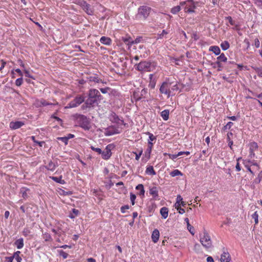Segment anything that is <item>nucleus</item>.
I'll list each match as a JSON object with an SVG mask.
<instances>
[{
    "mask_svg": "<svg viewBox=\"0 0 262 262\" xmlns=\"http://www.w3.org/2000/svg\"><path fill=\"white\" fill-rule=\"evenodd\" d=\"M57 139L58 140H60V141H61L62 142H63V143H64V144L66 145H67L68 144V140L67 139V138H66V137H58L57 138Z\"/></svg>",
    "mask_w": 262,
    "mask_h": 262,
    "instance_id": "5fc2aeb1",
    "label": "nucleus"
},
{
    "mask_svg": "<svg viewBox=\"0 0 262 262\" xmlns=\"http://www.w3.org/2000/svg\"><path fill=\"white\" fill-rule=\"evenodd\" d=\"M89 79L90 81H94L97 83L99 82V81L98 77L95 76H90Z\"/></svg>",
    "mask_w": 262,
    "mask_h": 262,
    "instance_id": "4d7b16f0",
    "label": "nucleus"
},
{
    "mask_svg": "<svg viewBox=\"0 0 262 262\" xmlns=\"http://www.w3.org/2000/svg\"><path fill=\"white\" fill-rule=\"evenodd\" d=\"M254 45L256 48H258L260 46V42L258 38H256L254 40Z\"/></svg>",
    "mask_w": 262,
    "mask_h": 262,
    "instance_id": "0e129e2a",
    "label": "nucleus"
},
{
    "mask_svg": "<svg viewBox=\"0 0 262 262\" xmlns=\"http://www.w3.org/2000/svg\"><path fill=\"white\" fill-rule=\"evenodd\" d=\"M133 95H134V98L137 101L140 100L141 99V97L140 96H139L138 95V94H137V93H136V92L134 93Z\"/></svg>",
    "mask_w": 262,
    "mask_h": 262,
    "instance_id": "338daca9",
    "label": "nucleus"
},
{
    "mask_svg": "<svg viewBox=\"0 0 262 262\" xmlns=\"http://www.w3.org/2000/svg\"><path fill=\"white\" fill-rule=\"evenodd\" d=\"M242 158H239L237 159V162L236 163V165L235 166V168H236V170L237 171H239L241 170V167H240V165H239V163H238V161L239 160H241Z\"/></svg>",
    "mask_w": 262,
    "mask_h": 262,
    "instance_id": "680f3d73",
    "label": "nucleus"
},
{
    "mask_svg": "<svg viewBox=\"0 0 262 262\" xmlns=\"http://www.w3.org/2000/svg\"><path fill=\"white\" fill-rule=\"evenodd\" d=\"M187 229L189 230V231L192 234H194V233L193 232V227L190 224L187 225Z\"/></svg>",
    "mask_w": 262,
    "mask_h": 262,
    "instance_id": "69168bd1",
    "label": "nucleus"
},
{
    "mask_svg": "<svg viewBox=\"0 0 262 262\" xmlns=\"http://www.w3.org/2000/svg\"><path fill=\"white\" fill-rule=\"evenodd\" d=\"M221 47L223 50L225 51L229 48L230 45L227 41H224L221 43Z\"/></svg>",
    "mask_w": 262,
    "mask_h": 262,
    "instance_id": "72a5a7b5",
    "label": "nucleus"
},
{
    "mask_svg": "<svg viewBox=\"0 0 262 262\" xmlns=\"http://www.w3.org/2000/svg\"><path fill=\"white\" fill-rule=\"evenodd\" d=\"M170 176L172 177L177 176H182V173L178 169H174V170L172 171L170 173Z\"/></svg>",
    "mask_w": 262,
    "mask_h": 262,
    "instance_id": "f704fd0d",
    "label": "nucleus"
},
{
    "mask_svg": "<svg viewBox=\"0 0 262 262\" xmlns=\"http://www.w3.org/2000/svg\"><path fill=\"white\" fill-rule=\"evenodd\" d=\"M50 179L53 180L54 181L56 182V183L61 184H65V181L64 180L62 179V176H60L59 177H50Z\"/></svg>",
    "mask_w": 262,
    "mask_h": 262,
    "instance_id": "a878e982",
    "label": "nucleus"
},
{
    "mask_svg": "<svg viewBox=\"0 0 262 262\" xmlns=\"http://www.w3.org/2000/svg\"><path fill=\"white\" fill-rule=\"evenodd\" d=\"M258 148V145L257 143L255 142H253L250 143V154L251 155H254V151L255 150H256Z\"/></svg>",
    "mask_w": 262,
    "mask_h": 262,
    "instance_id": "cd10ccee",
    "label": "nucleus"
},
{
    "mask_svg": "<svg viewBox=\"0 0 262 262\" xmlns=\"http://www.w3.org/2000/svg\"><path fill=\"white\" fill-rule=\"evenodd\" d=\"M29 190V189L28 188H23L21 190V192L22 193V197L24 199H26L28 198V195L27 191Z\"/></svg>",
    "mask_w": 262,
    "mask_h": 262,
    "instance_id": "e433bc0d",
    "label": "nucleus"
},
{
    "mask_svg": "<svg viewBox=\"0 0 262 262\" xmlns=\"http://www.w3.org/2000/svg\"><path fill=\"white\" fill-rule=\"evenodd\" d=\"M85 1L83 0H73L72 3L79 5L82 7L84 6V5H85Z\"/></svg>",
    "mask_w": 262,
    "mask_h": 262,
    "instance_id": "4c0bfd02",
    "label": "nucleus"
},
{
    "mask_svg": "<svg viewBox=\"0 0 262 262\" xmlns=\"http://www.w3.org/2000/svg\"><path fill=\"white\" fill-rule=\"evenodd\" d=\"M60 256H62L63 259H66L68 256V254L63 250H59L58 251Z\"/></svg>",
    "mask_w": 262,
    "mask_h": 262,
    "instance_id": "09e8293b",
    "label": "nucleus"
},
{
    "mask_svg": "<svg viewBox=\"0 0 262 262\" xmlns=\"http://www.w3.org/2000/svg\"><path fill=\"white\" fill-rule=\"evenodd\" d=\"M147 135H148L149 136V139H148V142H152V141H156V137L154 136V135L149 132H147L146 133Z\"/></svg>",
    "mask_w": 262,
    "mask_h": 262,
    "instance_id": "37998d69",
    "label": "nucleus"
},
{
    "mask_svg": "<svg viewBox=\"0 0 262 262\" xmlns=\"http://www.w3.org/2000/svg\"><path fill=\"white\" fill-rule=\"evenodd\" d=\"M200 242L204 247L208 249L212 246V242L208 233L204 232L203 236H200Z\"/></svg>",
    "mask_w": 262,
    "mask_h": 262,
    "instance_id": "423d86ee",
    "label": "nucleus"
},
{
    "mask_svg": "<svg viewBox=\"0 0 262 262\" xmlns=\"http://www.w3.org/2000/svg\"><path fill=\"white\" fill-rule=\"evenodd\" d=\"M72 117L74 119L78 120L79 121H82V123H80V126L82 128H83L85 129H89L88 124V119L85 116L78 114H75L72 115Z\"/></svg>",
    "mask_w": 262,
    "mask_h": 262,
    "instance_id": "6e6552de",
    "label": "nucleus"
},
{
    "mask_svg": "<svg viewBox=\"0 0 262 262\" xmlns=\"http://www.w3.org/2000/svg\"><path fill=\"white\" fill-rule=\"evenodd\" d=\"M176 200V202L174 205L179 204L183 201V198L180 195H178Z\"/></svg>",
    "mask_w": 262,
    "mask_h": 262,
    "instance_id": "13d9d810",
    "label": "nucleus"
},
{
    "mask_svg": "<svg viewBox=\"0 0 262 262\" xmlns=\"http://www.w3.org/2000/svg\"><path fill=\"white\" fill-rule=\"evenodd\" d=\"M149 193L150 195H151L154 199L157 200L158 199V190L156 187H153L152 188H150L149 189Z\"/></svg>",
    "mask_w": 262,
    "mask_h": 262,
    "instance_id": "ddd939ff",
    "label": "nucleus"
},
{
    "mask_svg": "<svg viewBox=\"0 0 262 262\" xmlns=\"http://www.w3.org/2000/svg\"><path fill=\"white\" fill-rule=\"evenodd\" d=\"M258 214L257 211H255L252 215V217L254 220L255 224H257L258 223Z\"/></svg>",
    "mask_w": 262,
    "mask_h": 262,
    "instance_id": "a19ab883",
    "label": "nucleus"
},
{
    "mask_svg": "<svg viewBox=\"0 0 262 262\" xmlns=\"http://www.w3.org/2000/svg\"><path fill=\"white\" fill-rule=\"evenodd\" d=\"M72 117L74 119L78 120L79 121H82V123H80V126L82 128H83L85 129H89L88 124V119L85 116L78 114H75L72 115Z\"/></svg>",
    "mask_w": 262,
    "mask_h": 262,
    "instance_id": "0eeeda50",
    "label": "nucleus"
},
{
    "mask_svg": "<svg viewBox=\"0 0 262 262\" xmlns=\"http://www.w3.org/2000/svg\"><path fill=\"white\" fill-rule=\"evenodd\" d=\"M110 89L109 88L106 87V88H101L100 89V90L102 92V93L106 94V93H108V92L110 90Z\"/></svg>",
    "mask_w": 262,
    "mask_h": 262,
    "instance_id": "e2e57ef3",
    "label": "nucleus"
},
{
    "mask_svg": "<svg viewBox=\"0 0 262 262\" xmlns=\"http://www.w3.org/2000/svg\"><path fill=\"white\" fill-rule=\"evenodd\" d=\"M253 1L255 5L259 8L262 9V0H253Z\"/></svg>",
    "mask_w": 262,
    "mask_h": 262,
    "instance_id": "3c124183",
    "label": "nucleus"
},
{
    "mask_svg": "<svg viewBox=\"0 0 262 262\" xmlns=\"http://www.w3.org/2000/svg\"><path fill=\"white\" fill-rule=\"evenodd\" d=\"M169 111L168 110H164L161 113V116L165 121L169 119Z\"/></svg>",
    "mask_w": 262,
    "mask_h": 262,
    "instance_id": "393cba45",
    "label": "nucleus"
},
{
    "mask_svg": "<svg viewBox=\"0 0 262 262\" xmlns=\"http://www.w3.org/2000/svg\"><path fill=\"white\" fill-rule=\"evenodd\" d=\"M102 99V95L97 90L94 89H91L89 92L88 98L86 100L84 104L82 106L84 107V105H85L86 107H92L95 104H98V102H100Z\"/></svg>",
    "mask_w": 262,
    "mask_h": 262,
    "instance_id": "f257e3e1",
    "label": "nucleus"
},
{
    "mask_svg": "<svg viewBox=\"0 0 262 262\" xmlns=\"http://www.w3.org/2000/svg\"><path fill=\"white\" fill-rule=\"evenodd\" d=\"M259 77H262V68L255 67L253 68Z\"/></svg>",
    "mask_w": 262,
    "mask_h": 262,
    "instance_id": "49530a36",
    "label": "nucleus"
},
{
    "mask_svg": "<svg viewBox=\"0 0 262 262\" xmlns=\"http://www.w3.org/2000/svg\"><path fill=\"white\" fill-rule=\"evenodd\" d=\"M91 149L92 150L98 152L99 154H101L102 150H101V149L100 148H96V147H94V146H92L91 147Z\"/></svg>",
    "mask_w": 262,
    "mask_h": 262,
    "instance_id": "bf43d9fd",
    "label": "nucleus"
},
{
    "mask_svg": "<svg viewBox=\"0 0 262 262\" xmlns=\"http://www.w3.org/2000/svg\"><path fill=\"white\" fill-rule=\"evenodd\" d=\"M100 42L103 45L110 46L112 43V40L108 37L102 36L100 39Z\"/></svg>",
    "mask_w": 262,
    "mask_h": 262,
    "instance_id": "4468645a",
    "label": "nucleus"
},
{
    "mask_svg": "<svg viewBox=\"0 0 262 262\" xmlns=\"http://www.w3.org/2000/svg\"><path fill=\"white\" fill-rule=\"evenodd\" d=\"M152 77H153V74H150L149 75V79H150V82H149V85H148V86L149 88H150V89H154L155 88V86H156V81L155 80H152Z\"/></svg>",
    "mask_w": 262,
    "mask_h": 262,
    "instance_id": "c756f323",
    "label": "nucleus"
},
{
    "mask_svg": "<svg viewBox=\"0 0 262 262\" xmlns=\"http://www.w3.org/2000/svg\"><path fill=\"white\" fill-rule=\"evenodd\" d=\"M146 174L150 176H155L156 174V172L152 166H147L145 170Z\"/></svg>",
    "mask_w": 262,
    "mask_h": 262,
    "instance_id": "aec40b11",
    "label": "nucleus"
},
{
    "mask_svg": "<svg viewBox=\"0 0 262 262\" xmlns=\"http://www.w3.org/2000/svg\"><path fill=\"white\" fill-rule=\"evenodd\" d=\"M20 254V252L19 251H17L14 253L13 256H12V257H14V258L15 259V260L17 261V262H21L22 258L19 256Z\"/></svg>",
    "mask_w": 262,
    "mask_h": 262,
    "instance_id": "2f4dec72",
    "label": "nucleus"
},
{
    "mask_svg": "<svg viewBox=\"0 0 262 262\" xmlns=\"http://www.w3.org/2000/svg\"><path fill=\"white\" fill-rule=\"evenodd\" d=\"M83 10L89 15H92L93 14V10L91 8L90 5L85 2V5L82 7Z\"/></svg>",
    "mask_w": 262,
    "mask_h": 262,
    "instance_id": "6ab92c4d",
    "label": "nucleus"
},
{
    "mask_svg": "<svg viewBox=\"0 0 262 262\" xmlns=\"http://www.w3.org/2000/svg\"><path fill=\"white\" fill-rule=\"evenodd\" d=\"M181 10V7L180 6H177L176 7H173L171 9V13H172L173 14H177L178 12H179Z\"/></svg>",
    "mask_w": 262,
    "mask_h": 262,
    "instance_id": "58836bf2",
    "label": "nucleus"
},
{
    "mask_svg": "<svg viewBox=\"0 0 262 262\" xmlns=\"http://www.w3.org/2000/svg\"><path fill=\"white\" fill-rule=\"evenodd\" d=\"M119 133L120 131L118 127H116L115 126H110L106 129L105 135L106 136H112Z\"/></svg>",
    "mask_w": 262,
    "mask_h": 262,
    "instance_id": "9d476101",
    "label": "nucleus"
},
{
    "mask_svg": "<svg viewBox=\"0 0 262 262\" xmlns=\"http://www.w3.org/2000/svg\"><path fill=\"white\" fill-rule=\"evenodd\" d=\"M221 262H230L231 260V256L228 252L224 251L221 256Z\"/></svg>",
    "mask_w": 262,
    "mask_h": 262,
    "instance_id": "f8f14e48",
    "label": "nucleus"
},
{
    "mask_svg": "<svg viewBox=\"0 0 262 262\" xmlns=\"http://www.w3.org/2000/svg\"><path fill=\"white\" fill-rule=\"evenodd\" d=\"M136 66V69L141 72H151L155 69L154 64L146 61H141Z\"/></svg>",
    "mask_w": 262,
    "mask_h": 262,
    "instance_id": "7ed1b4c3",
    "label": "nucleus"
},
{
    "mask_svg": "<svg viewBox=\"0 0 262 262\" xmlns=\"http://www.w3.org/2000/svg\"><path fill=\"white\" fill-rule=\"evenodd\" d=\"M25 124L24 122L23 121H12L10 123V128L12 129H16L19 128L21 126H23Z\"/></svg>",
    "mask_w": 262,
    "mask_h": 262,
    "instance_id": "9b49d317",
    "label": "nucleus"
},
{
    "mask_svg": "<svg viewBox=\"0 0 262 262\" xmlns=\"http://www.w3.org/2000/svg\"><path fill=\"white\" fill-rule=\"evenodd\" d=\"M102 158L104 160L108 159L111 155L112 152L110 149H108L107 146L106 147L105 150L102 151L101 152Z\"/></svg>",
    "mask_w": 262,
    "mask_h": 262,
    "instance_id": "dca6fc26",
    "label": "nucleus"
},
{
    "mask_svg": "<svg viewBox=\"0 0 262 262\" xmlns=\"http://www.w3.org/2000/svg\"><path fill=\"white\" fill-rule=\"evenodd\" d=\"M216 59L217 61L221 62H226L227 61V58L223 53H221Z\"/></svg>",
    "mask_w": 262,
    "mask_h": 262,
    "instance_id": "c85d7f7f",
    "label": "nucleus"
},
{
    "mask_svg": "<svg viewBox=\"0 0 262 262\" xmlns=\"http://www.w3.org/2000/svg\"><path fill=\"white\" fill-rule=\"evenodd\" d=\"M153 147V143L150 142H148V147L146 149V150L145 152V156L147 157V159H149L150 158L151 152Z\"/></svg>",
    "mask_w": 262,
    "mask_h": 262,
    "instance_id": "2eb2a0df",
    "label": "nucleus"
},
{
    "mask_svg": "<svg viewBox=\"0 0 262 262\" xmlns=\"http://www.w3.org/2000/svg\"><path fill=\"white\" fill-rule=\"evenodd\" d=\"M85 97L81 95H77L75 98L70 101L66 107L67 108L76 107L84 102Z\"/></svg>",
    "mask_w": 262,
    "mask_h": 262,
    "instance_id": "39448f33",
    "label": "nucleus"
},
{
    "mask_svg": "<svg viewBox=\"0 0 262 262\" xmlns=\"http://www.w3.org/2000/svg\"><path fill=\"white\" fill-rule=\"evenodd\" d=\"M111 120L112 122L118 123L120 119L118 116L115 113H113L111 115Z\"/></svg>",
    "mask_w": 262,
    "mask_h": 262,
    "instance_id": "473e14b6",
    "label": "nucleus"
},
{
    "mask_svg": "<svg viewBox=\"0 0 262 262\" xmlns=\"http://www.w3.org/2000/svg\"><path fill=\"white\" fill-rule=\"evenodd\" d=\"M72 212L74 214V215H73V214H70L69 215V217L71 218V219H74L75 218V217L76 216H77L78 214H79V211H78V210L76 209H72Z\"/></svg>",
    "mask_w": 262,
    "mask_h": 262,
    "instance_id": "a18cd8bd",
    "label": "nucleus"
},
{
    "mask_svg": "<svg viewBox=\"0 0 262 262\" xmlns=\"http://www.w3.org/2000/svg\"><path fill=\"white\" fill-rule=\"evenodd\" d=\"M23 82V78L21 77L20 78H17L15 81L16 85L19 86H20Z\"/></svg>",
    "mask_w": 262,
    "mask_h": 262,
    "instance_id": "603ef678",
    "label": "nucleus"
},
{
    "mask_svg": "<svg viewBox=\"0 0 262 262\" xmlns=\"http://www.w3.org/2000/svg\"><path fill=\"white\" fill-rule=\"evenodd\" d=\"M136 199V195L132 192L130 193V199L132 205H135Z\"/></svg>",
    "mask_w": 262,
    "mask_h": 262,
    "instance_id": "de8ad7c7",
    "label": "nucleus"
},
{
    "mask_svg": "<svg viewBox=\"0 0 262 262\" xmlns=\"http://www.w3.org/2000/svg\"><path fill=\"white\" fill-rule=\"evenodd\" d=\"M176 209L179 211L180 214H183L185 211L183 208H181V206L180 204L174 205Z\"/></svg>",
    "mask_w": 262,
    "mask_h": 262,
    "instance_id": "79ce46f5",
    "label": "nucleus"
},
{
    "mask_svg": "<svg viewBox=\"0 0 262 262\" xmlns=\"http://www.w3.org/2000/svg\"><path fill=\"white\" fill-rule=\"evenodd\" d=\"M213 64L217 66V71H222L223 70V66L222 64V62H221L220 61H216L215 62L212 63L211 64V65H213Z\"/></svg>",
    "mask_w": 262,
    "mask_h": 262,
    "instance_id": "ea45409f",
    "label": "nucleus"
},
{
    "mask_svg": "<svg viewBox=\"0 0 262 262\" xmlns=\"http://www.w3.org/2000/svg\"><path fill=\"white\" fill-rule=\"evenodd\" d=\"M43 238L45 239L46 242H49L52 240L51 235L47 232H46L43 234Z\"/></svg>",
    "mask_w": 262,
    "mask_h": 262,
    "instance_id": "c9c22d12",
    "label": "nucleus"
},
{
    "mask_svg": "<svg viewBox=\"0 0 262 262\" xmlns=\"http://www.w3.org/2000/svg\"><path fill=\"white\" fill-rule=\"evenodd\" d=\"M136 189L139 191L138 194L141 196H144L145 193V190L143 184H138L136 187Z\"/></svg>",
    "mask_w": 262,
    "mask_h": 262,
    "instance_id": "5701e85b",
    "label": "nucleus"
},
{
    "mask_svg": "<svg viewBox=\"0 0 262 262\" xmlns=\"http://www.w3.org/2000/svg\"><path fill=\"white\" fill-rule=\"evenodd\" d=\"M130 208V206L128 205L123 206L120 208V211L121 213H124L126 212V210H128Z\"/></svg>",
    "mask_w": 262,
    "mask_h": 262,
    "instance_id": "8fccbe9b",
    "label": "nucleus"
},
{
    "mask_svg": "<svg viewBox=\"0 0 262 262\" xmlns=\"http://www.w3.org/2000/svg\"><path fill=\"white\" fill-rule=\"evenodd\" d=\"M160 214L164 219H166L168 215V209L166 207H163L160 209Z\"/></svg>",
    "mask_w": 262,
    "mask_h": 262,
    "instance_id": "4be33fe9",
    "label": "nucleus"
},
{
    "mask_svg": "<svg viewBox=\"0 0 262 262\" xmlns=\"http://www.w3.org/2000/svg\"><path fill=\"white\" fill-rule=\"evenodd\" d=\"M165 155H167L169 158V159L174 160L176 159L177 157V154L173 155V154H165Z\"/></svg>",
    "mask_w": 262,
    "mask_h": 262,
    "instance_id": "052dcab7",
    "label": "nucleus"
},
{
    "mask_svg": "<svg viewBox=\"0 0 262 262\" xmlns=\"http://www.w3.org/2000/svg\"><path fill=\"white\" fill-rule=\"evenodd\" d=\"M23 71L25 73V75L26 77L31 78L34 80L35 79V78L32 75H31L30 72L28 70H27L26 69H24L23 70Z\"/></svg>",
    "mask_w": 262,
    "mask_h": 262,
    "instance_id": "c03bdc74",
    "label": "nucleus"
},
{
    "mask_svg": "<svg viewBox=\"0 0 262 262\" xmlns=\"http://www.w3.org/2000/svg\"><path fill=\"white\" fill-rule=\"evenodd\" d=\"M186 5L184 7V12L188 13H192L195 12L194 10L196 8L195 4L194 2L186 3V2L181 3V5Z\"/></svg>",
    "mask_w": 262,
    "mask_h": 262,
    "instance_id": "1a4fd4ad",
    "label": "nucleus"
},
{
    "mask_svg": "<svg viewBox=\"0 0 262 262\" xmlns=\"http://www.w3.org/2000/svg\"><path fill=\"white\" fill-rule=\"evenodd\" d=\"M53 104L52 103L48 102L43 99H41L40 100H38L37 103L38 106H44Z\"/></svg>",
    "mask_w": 262,
    "mask_h": 262,
    "instance_id": "bb28decb",
    "label": "nucleus"
},
{
    "mask_svg": "<svg viewBox=\"0 0 262 262\" xmlns=\"http://www.w3.org/2000/svg\"><path fill=\"white\" fill-rule=\"evenodd\" d=\"M159 236H160V233H159V230L157 229H155L153 231V232L152 233V235H151V238H152V242L154 243H156L159 240Z\"/></svg>",
    "mask_w": 262,
    "mask_h": 262,
    "instance_id": "f3484780",
    "label": "nucleus"
},
{
    "mask_svg": "<svg viewBox=\"0 0 262 262\" xmlns=\"http://www.w3.org/2000/svg\"><path fill=\"white\" fill-rule=\"evenodd\" d=\"M209 51H212L216 55H218L220 54V53H221V50H220V48L216 46H213L210 47Z\"/></svg>",
    "mask_w": 262,
    "mask_h": 262,
    "instance_id": "b1692460",
    "label": "nucleus"
},
{
    "mask_svg": "<svg viewBox=\"0 0 262 262\" xmlns=\"http://www.w3.org/2000/svg\"><path fill=\"white\" fill-rule=\"evenodd\" d=\"M151 8L147 6H142L138 8L137 18L145 20L149 16Z\"/></svg>",
    "mask_w": 262,
    "mask_h": 262,
    "instance_id": "20e7f679",
    "label": "nucleus"
},
{
    "mask_svg": "<svg viewBox=\"0 0 262 262\" xmlns=\"http://www.w3.org/2000/svg\"><path fill=\"white\" fill-rule=\"evenodd\" d=\"M225 19L226 20H228L229 24L232 25V26H234V25H235V21L232 19V18L231 17V16H227V17H225Z\"/></svg>",
    "mask_w": 262,
    "mask_h": 262,
    "instance_id": "864d4df0",
    "label": "nucleus"
},
{
    "mask_svg": "<svg viewBox=\"0 0 262 262\" xmlns=\"http://www.w3.org/2000/svg\"><path fill=\"white\" fill-rule=\"evenodd\" d=\"M172 82L167 80L162 83L159 89L160 93L166 95L167 98L174 95L173 92L177 91L179 90V87L177 83L174 85H172Z\"/></svg>",
    "mask_w": 262,
    "mask_h": 262,
    "instance_id": "f03ea898",
    "label": "nucleus"
},
{
    "mask_svg": "<svg viewBox=\"0 0 262 262\" xmlns=\"http://www.w3.org/2000/svg\"><path fill=\"white\" fill-rule=\"evenodd\" d=\"M58 166L57 163H54L52 161H50L49 163L46 166V169L48 170L53 171L55 170L56 168Z\"/></svg>",
    "mask_w": 262,
    "mask_h": 262,
    "instance_id": "a211bd4d",
    "label": "nucleus"
},
{
    "mask_svg": "<svg viewBox=\"0 0 262 262\" xmlns=\"http://www.w3.org/2000/svg\"><path fill=\"white\" fill-rule=\"evenodd\" d=\"M142 152H143L142 150H141L139 151V154H137L136 152H133V153L136 155L135 159H136V160L138 161L139 160L142 154Z\"/></svg>",
    "mask_w": 262,
    "mask_h": 262,
    "instance_id": "6e6d98bb",
    "label": "nucleus"
},
{
    "mask_svg": "<svg viewBox=\"0 0 262 262\" xmlns=\"http://www.w3.org/2000/svg\"><path fill=\"white\" fill-rule=\"evenodd\" d=\"M169 31L167 30H163L161 33L158 34V39H162L166 37V36L169 33Z\"/></svg>",
    "mask_w": 262,
    "mask_h": 262,
    "instance_id": "7c9ffc66",
    "label": "nucleus"
},
{
    "mask_svg": "<svg viewBox=\"0 0 262 262\" xmlns=\"http://www.w3.org/2000/svg\"><path fill=\"white\" fill-rule=\"evenodd\" d=\"M14 259V257L10 256L6 257L5 262H12Z\"/></svg>",
    "mask_w": 262,
    "mask_h": 262,
    "instance_id": "774afa93",
    "label": "nucleus"
},
{
    "mask_svg": "<svg viewBox=\"0 0 262 262\" xmlns=\"http://www.w3.org/2000/svg\"><path fill=\"white\" fill-rule=\"evenodd\" d=\"M14 245L17 247V249H21L24 247V245L23 238H20L17 239L14 242Z\"/></svg>",
    "mask_w": 262,
    "mask_h": 262,
    "instance_id": "412c9836",
    "label": "nucleus"
}]
</instances>
